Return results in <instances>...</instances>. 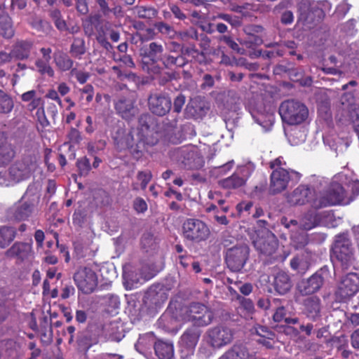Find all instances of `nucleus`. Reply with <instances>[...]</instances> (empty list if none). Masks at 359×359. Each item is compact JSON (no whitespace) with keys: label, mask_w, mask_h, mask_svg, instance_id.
<instances>
[{"label":"nucleus","mask_w":359,"mask_h":359,"mask_svg":"<svg viewBox=\"0 0 359 359\" xmlns=\"http://www.w3.org/2000/svg\"><path fill=\"white\" fill-rule=\"evenodd\" d=\"M156 123L152 116L149 114H143L140 116L135 137L133 135V139L136 145L130 146L131 152L142 153L146 145L152 146L158 142L160 135L156 130Z\"/></svg>","instance_id":"f257e3e1"},{"label":"nucleus","mask_w":359,"mask_h":359,"mask_svg":"<svg viewBox=\"0 0 359 359\" xmlns=\"http://www.w3.org/2000/svg\"><path fill=\"white\" fill-rule=\"evenodd\" d=\"M344 175H339L333 179L328 190L320 193L311 201V206L315 209H320L338 204L346 205L350 203L347 191L341 182H344Z\"/></svg>","instance_id":"f03ea898"},{"label":"nucleus","mask_w":359,"mask_h":359,"mask_svg":"<svg viewBox=\"0 0 359 359\" xmlns=\"http://www.w3.org/2000/svg\"><path fill=\"white\" fill-rule=\"evenodd\" d=\"M285 166L286 162L281 156L270 162L272 172L270 175L269 191L273 194L285 191L292 175H297V172L286 169Z\"/></svg>","instance_id":"7ed1b4c3"},{"label":"nucleus","mask_w":359,"mask_h":359,"mask_svg":"<svg viewBox=\"0 0 359 359\" xmlns=\"http://www.w3.org/2000/svg\"><path fill=\"white\" fill-rule=\"evenodd\" d=\"M283 121L288 125H298L308 118L307 107L302 102L293 100L283 102L279 108Z\"/></svg>","instance_id":"20e7f679"},{"label":"nucleus","mask_w":359,"mask_h":359,"mask_svg":"<svg viewBox=\"0 0 359 359\" xmlns=\"http://www.w3.org/2000/svg\"><path fill=\"white\" fill-rule=\"evenodd\" d=\"M39 198L37 191L29 187L21 200L16 203L10 211L16 219L25 220L34 213Z\"/></svg>","instance_id":"39448f33"},{"label":"nucleus","mask_w":359,"mask_h":359,"mask_svg":"<svg viewBox=\"0 0 359 359\" xmlns=\"http://www.w3.org/2000/svg\"><path fill=\"white\" fill-rule=\"evenodd\" d=\"M257 225L262 229L256 231V238H252L255 247L261 253L266 255H272L276 252L278 247V242L275 236L267 229L264 228L266 222L265 220H258Z\"/></svg>","instance_id":"423d86ee"},{"label":"nucleus","mask_w":359,"mask_h":359,"mask_svg":"<svg viewBox=\"0 0 359 359\" xmlns=\"http://www.w3.org/2000/svg\"><path fill=\"white\" fill-rule=\"evenodd\" d=\"M332 252L344 269H348L353 264L354 261L353 248L346 236H337L332 248Z\"/></svg>","instance_id":"0eeeda50"},{"label":"nucleus","mask_w":359,"mask_h":359,"mask_svg":"<svg viewBox=\"0 0 359 359\" xmlns=\"http://www.w3.org/2000/svg\"><path fill=\"white\" fill-rule=\"evenodd\" d=\"M184 237L191 241L201 242L208 238L210 231L207 224L197 219H188L182 225Z\"/></svg>","instance_id":"6e6552de"},{"label":"nucleus","mask_w":359,"mask_h":359,"mask_svg":"<svg viewBox=\"0 0 359 359\" xmlns=\"http://www.w3.org/2000/svg\"><path fill=\"white\" fill-rule=\"evenodd\" d=\"M255 165L248 162L238 165L234 172L229 177L219 181V184L224 189H238L245 185L247 180L255 170Z\"/></svg>","instance_id":"1a4fd4ad"},{"label":"nucleus","mask_w":359,"mask_h":359,"mask_svg":"<svg viewBox=\"0 0 359 359\" xmlns=\"http://www.w3.org/2000/svg\"><path fill=\"white\" fill-rule=\"evenodd\" d=\"M213 318V313L206 306L200 303L191 304L185 311L184 319L192 322L197 326L209 325Z\"/></svg>","instance_id":"9d476101"},{"label":"nucleus","mask_w":359,"mask_h":359,"mask_svg":"<svg viewBox=\"0 0 359 359\" xmlns=\"http://www.w3.org/2000/svg\"><path fill=\"white\" fill-rule=\"evenodd\" d=\"M163 46L156 42H151L148 48L142 50L143 69L149 73L158 74L160 67L156 63L163 60Z\"/></svg>","instance_id":"9b49d317"},{"label":"nucleus","mask_w":359,"mask_h":359,"mask_svg":"<svg viewBox=\"0 0 359 359\" xmlns=\"http://www.w3.org/2000/svg\"><path fill=\"white\" fill-rule=\"evenodd\" d=\"M201 334V330L194 326L187 329L182 334L179 341L180 352L182 359H188L194 355Z\"/></svg>","instance_id":"f8f14e48"},{"label":"nucleus","mask_w":359,"mask_h":359,"mask_svg":"<svg viewBox=\"0 0 359 359\" xmlns=\"http://www.w3.org/2000/svg\"><path fill=\"white\" fill-rule=\"evenodd\" d=\"M74 280L79 290L84 293H90L97 285V276L90 267L79 268L74 275Z\"/></svg>","instance_id":"ddd939ff"},{"label":"nucleus","mask_w":359,"mask_h":359,"mask_svg":"<svg viewBox=\"0 0 359 359\" xmlns=\"http://www.w3.org/2000/svg\"><path fill=\"white\" fill-rule=\"evenodd\" d=\"M233 331L228 327L219 325L209 329L205 335L207 343L212 348L224 346L233 339Z\"/></svg>","instance_id":"4468645a"},{"label":"nucleus","mask_w":359,"mask_h":359,"mask_svg":"<svg viewBox=\"0 0 359 359\" xmlns=\"http://www.w3.org/2000/svg\"><path fill=\"white\" fill-rule=\"evenodd\" d=\"M36 164L32 158H25L12 164L8 169L9 179L12 183L27 179L35 169Z\"/></svg>","instance_id":"2eb2a0df"},{"label":"nucleus","mask_w":359,"mask_h":359,"mask_svg":"<svg viewBox=\"0 0 359 359\" xmlns=\"http://www.w3.org/2000/svg\"><path fill=\"white\" fill-rule=\"evenodd\" d=\"M249 255V248L245 245L234 246L227 250L226 262L233 271H240L245 265Z\"/></svg>","instance_id":"dca6fc26"},{"label":"nucleus","mask_w":359,"mask_h":359,"mask_svg":"<svg viewBox=\"0 0 359 359\" xmlns=\"http://www.w3.org/2000/svg\"><path fill=\"white\" fill-rule=\"evenodd\" d=\"M359 291V276L351 273L344 277L339 283L338 293L342 298L354 295Z\"/></svg>","instance_id":"f3484780"},{"label":"nucleus","mask_w":359,"mask_h":359,"mask_svg":"<svg viewBox=\"0 0 359 359\" xmlns=\"http://www.w3.org/2000/svg\"><path fill=\"white\" fill-rule=\"evenodd\" d=\"M150 111L158 116H164L171 108V100L163 94H153L149 98Z\"/></svg>","instance_id":"a211bd4d"},{"label":"nucleus","mask_w":359,"mask_h":359,"mask_svg":"<svg viewBox=\"0 0 359 359\" xmlns=\"http://www.w3.org/2000/svg\"><path fill=\"white\" fill-rule=\"evenodd\" d=\"M332 215L330 212L317 213L316 211H308L300 219V227L304 230H310L321 224H325L324 218H331Z\"/></svg>","instance_id":"6ab92c4d"},{"label":"nucleus","mask_w":359,"mask_h":359,"mask_svg":"<svg viewBox=\"0 0 359 359\" xmlns=\"http://www.w3.org/2000/svg\"><path fill=\"white\" fill-rule=\"evenodd\" d=\"M313 190L307 185L300 184L287 196V201L291 205H303L311 201Z\"/></svg>","instance_id":"aec40b11"},{"label":"nucleus","mask_w":359,"mask_h":359,"mask_svg":"<svg viewBox=\"0 0 359 359\" xmlns=\"http://www.w3.org/2000/svg\"><path fill=\"white\" fill-rule=\"evenodd\" d=\"M325 277L322 271H318L307 280H304L298 284V290L303 295L313 294L317 292L323 285Z\"/></svg>","instance_id":"412c9836"},{"label":"nucleus","mask_w":359,"mask_h":359,"mask_svg":"<svg viewBox=\"0 0 359 359\" xmlns=\"http://www.w3.org/2000/svg\"><path fill=\"white\" fill-rule=\"evenodd\" d=\"M6 255L20 261L28 259L33 255L32 245L28 243L16 242L6 252Z\"/></svg>","instance_id":"4be33fe9"},{"label":"nucleus","mask_w":359,"mask_h":359,"mask_svg":"<svg viewBox=\"0 0 359 359\" xmlns=\"http://www.w3.org/2000/svg\"><path fill=\"white\" fill-rule=\"evenodd\" d=\"M40 52L42 56L35 62L36 69L42 75L46 74L50 77H53L54 76V70L50 65L52 50L50 48H41Z\"/></svg>","instance_id":"5701e85b"},{"label":"nucleus","mask_w":359,"mask_h":359,"mask_svg":"<svg viewBox=\"0 0 359 359\" xmlns=\"http://www.w3.org/2000/svg\"><path fill=\"white\" fill-rule=\"evenodd\" d=\"M180 153L183 156L182 163L188 168L198 169L203 165V157L196 149H184L180 150Z\"/></svg>","instance_id":"b1692460"},{"label":"nucleus","mask_w":359,"mask_h":359,"mask_svg":"<svg viewBox=\"0 0 359 359\" xmlns=\"http://www.w3.org/2000/svg\"><path fill=\"white\" fill-rule=\"evenodd\" d=\"M273 285L278 294H285L291 289L292 281L287 273L278 271L273 276Z\"/></svg>","instance_id":"393cba45"},{"label":"nucleus","mask_w":359,"mask_h":359,"mask_svg":"<svg viewBox=\"0 0 359 359\" xmlns=\"http://www.w3.org/2000/svg\"><path fill=\"white\" fill-rule=\"evenodd\" d=\"M248 108L255 121L262 126L265 130L270 129L273 125L274 116L273 113L270 111H259L250 106H248Z\"/></svg>","instance_id":"a878e982"},{"label":"nucleus","mask_w":359,"mask_h":359,"mask_svg":"<svg viewBox=\"0 0 359 359\" xmlns=\"http://www.w3.org/2000/svg\"><path fill=\"white\" fill-rule=\"evenodd\" d=\"M134 102L130 98H121L115 104V108L121 116L126 119H129L135 116L136 109L133 106Z\"/></svg>","instance_id":"bb28decb"},{"label":"nucleus","mask_w":359,"mask_h":359,"mask_svg":"<svg viewBox=\"0 0 359 359\" xmlns=\"http://www.w3.org/2000/svg\"><path fill=\"white\" fill-rule=\"evenodd\" d=\"M154 350L159 359H171L174 355L173 344L168 341H156L154 344Z\"/></svg>","instance_id":"cd10ccee"},{"label":"nucleus","mask_w":359,"mask_h":359,"mask_svg":"<svg viewBox=\"0 0 359 359\" xmlns=\"http://www.w3.org/2000/svg\"><path fill=\"white\" fill-rule=\"evenodd\" d=\"M33 43L29 41H21L15 45L12 55L18 60H25L29 57Z\"/></svg>","instance_id":"c85d7f7f"},{"label":"nucleus","mask_w":359,"mask_h":359,"mask_svg":"<svg viewBox=\"0 0 359 359\" xmlns=\"http://www.w3.org/2000/svg\"><path fill=\"white\" fill-rule=\"evenodd\" d=\"M250 354L245 346L234 345L224 353L219 359H249Z\"/></svg>","instance_id":"c756f323"},{"label":"nucleus","mask_w":359,"mask_h":359,"mask_svg":"<svg viewBox=\"0 0 359 359\" xmlns=\"http://www.w3.org/2000/svg\"><path fill=\"white\" fill-rule=\"evenodd\" d=\"M304 307L306 315L309 318L314 319L320 311V299L316 296H312L304 300Z\"/></svg>","instance_id":"7c9ffc66"},{"label":"nucleus","mask_w":359,"mask_h":359,"mask_svg":"<svg viewBox=\"0 0 359 359\" xmlns=\"http://www.w3.org/2000/svg\"><path fill=\"white\" fill-rule=\"evenodd\" d=\"M353 97L351 93H346L341 97V104L343 105V108L341 109V116L337 114L339 116V121L341 122H350L349 116L350 111H351V106H355L353 104Z\"/></svg>","instance_id":"2f4dec72"},{"label":"nucleus","mask_w":359,"mask_h":359,"mask_svg":"<svg viewBox=\"0 0 359 359\" xmlns=\"http://www.w3.org/2000/svg\"><path fill=\"white\" fill-rule=\"evenodd\" d=\"M16 231L13 227L0 226V248H6L15 239Z\"/></svg>","instance_id":"473e14b6"},{"label":"nucleus","mask_w":359,"mask_h":359,"mask_svg":"<svg viewBox=\"0 0 359 359\" xmlns=\"http://www.w3.org/2000/svg\"><path fill=\"white\" fill-rule=\"evenodd\" d=\"M15 156V151L11 144L4 137V142L0 146V165L8 163Z\"/></svg>","instance_id":"72a5a7b5"},{"label":"nucleus","mask_w":359,"mask_h":359,"mask_svg":"<svg viewBox=\"0 0 359 359\" xmlns=\"http://www.w3.org/2000/svg\"><path fill=\"white\" fill-rule=\"evenodd\" d=\"M330 10V5L327 1L313 4L311 6V11L309 13L308 17L312 18L316 17L318 20L323 19L326 11Z\"/></svg>","instance_id":"f704fd0d"},{"label":"nucleus","mask_w":359,"mask_h":359,"mask_svg":"<svg viewBox=\"0 0 359 359\" xmlns=\"http://www.w3.org/2000/svg\"><path fill=\"white\" fill-rule=\"evenodd\" d=\"M154 276V273H142L140 276H137L135 272H127L124 271L123 272V278L127 281L128 284H130L131 286H134L137 283H142L145 280L151 279Z\"/></svg>","instance_id":"c9c22d12"},{"label":"nucleus","mask_w":359,"mask_h":359,"mask_svg":"<svg viewBox=\"0 0 359 359\" xmlns=\"http://www.w3.org/2000/svg\"><path fill=\"white\" fill-rule=\"evenodd\" d=\"M290 266L293 270L304 274L309 269L310 263L306 256H298L290 262Z\"/></svg>","instance_id":"e433bc0d"},{"label":"nucleus","mask_w":359,"mask_h":359,"mask_svg":"<svg viewBox=\"0 0 359 359\" xmlns=\"http://www.w3.org/2000/svg\"><path fill=\"white\" fill-rule=\"evenodd\" d=\"M255 311L254 304L252 300L247 298H241L240 299V306L238 312L241 316L245 318H252V313Z\"/></svg>","instance_id":"4c0bfd02"},{"label":"nucleus","mask_w":359,"mask_h":359,"mask_svg":"<svg viewBox=\"0 0 359 359\" xmlns=\"http://www.w3.org/2000/svg\"><path fill=\"white\" fill-rule=\"evenodd\" d=\"M100 17L99 15H90L83 22L85 34L89 36H92L95 30L97 29L100 24Z\"/></svg>","instance_id":"58836bf2"},{"label":"nucleus","mask_w":359,"mask_h":359,"mask_svg":"<svg viewBox=\"0 0 359 359\" xmlns=\"http://www.w3.org/2000/svg\"><path fill=\"white\" fill-rule=\"evenodd\" d=\"M86 48L85 46V41L81 38H75L70 48V53L72 57L81 59L82 55L85 54Z\"/></svg>","instance_id":"ea45409f"},{"label":"nucleus","mask_w":359,"mask_h":359,"mask_svg":"<svg viewBox=\"0 0 359 359\" xmlns=\"http://www.w3.org/2000/svg\"><path fill=\"white\" fill-rule=\"evenodd\" d=\"M54 61L56 66L63 72L70 69L73 66V61L67 55L62 53H55Z\"/></svg>","instance_id":"a19ab883"},{"label":"nucleus","mask_w":359,"mask_h":359,"mask_svg":"<svg viewBox=\"0 0 359 359\" xmlns=\"http://www.w3.org/2000/svg\"><path fill=\"white\" fill-rule=\"evenodd\" d=\"M14 107V102L10 95L0 90V113L8 114Z\"/></svg>","instance_id":"79ce46f5"},{"label":"nucleus","mask_w":359,"mask_h":359,"mask_svg":"<svg viewBox=\"0 0 359 359\" xmlns=\"http://www.w3.org/2000/svg\"><path fill=\"white\" fill-rule=\"evenodd\" d=\"M0 25L1 27V34L4 37L10 39L13 36L14 31L11 25V19L7 15L3 14L0 16Z\"/></svg>","instance_id":"37998d69"},{"label":"nucleus","mask_w":359,"mask_h":359,"mask_svg":"<svg viewBox=\"0 0 359 359\" xmlns=\"http://www.w3.org/2000/svg\"><path fill=\"white\" fill-rule=\"evenodd\" d=\"M135 13L140 18L152 19L154 18L158 12L152 7L139 6L134 8Z\"/></svg>","instance_id":"c03bdc74"},{"label":"nucleus","mask_w":359,"mask_h":359,"mask_svg":"<svg viewBox=\"0 0 359 359\" xmlns=\"http://www.w3.org/2000/svg\"><path fill=\"white\" fill-rule=\"evenodd\" d=\"M141 245L146 251H149L150 249H152L156 245L153 235L151 233L144 234L141 239Z\"/></svg>","instance_id":"a18cd8bd"},{"label":"nucleus","mask_w":359,"mask_h":359,"mask_svg":"<svg viewBox=\"0 0 359 359\" xmlns=\"http://www.w3.org/2000/svg\"><path fill=\"white\" fill-rule=\"evenodd\" d=\"M253 205L252 202H241L236 205V210L240 216H248Z\"/></svg>","instance_id":"49530a36"},{"label":"nucleus","mask_w":359,"mask_h":359,"mask_svg":"<svg viewBox=\"0 0 359 359\" xmlns=\"http://www.w3.org/2000/svg\"><path fill=\"white\" fill-rule=\"evenodd\" d=\"M259 330H257L256 332H257V334L262 336L263 338H261V339H258L257 341H259V343L263 344L266 347L271 348L272 344H271V341L266 337V334H268L269 332L264 327H259Z\"/></svg>","instance_id":"de8ad7c7"},{"label":"nucleus","mask_w":359,"mask_h":359,"mask_svg":"<svg viewBox=\"0 0 359 359\" xmlns=\"http://www.w3.org/2000/svg\"><path fill=\"white\" fill-rule=\"evenodd\" d=\"M137 178L140 182L141 189H144L151 179V174L150 172H139Z\"/></svg>","instance_id":"09e8293b"},{"label":"nucleus","mask_w":359,"mask_h":359,"mask_svg":"<svg viewBox=\"0 0 359 359\" xmlns=\"http://www.w3.org/2000/svg\"><path fill=\"white\" fill-rule=\"evenodd\" d=\"M262 43V39L261 37L252 33H249L248 39L244 41V44H245V46L248 48H252L254 46H259Z\"/></svg>","instance_id":"8fccbe9b"},{"label":"nucleus","mask_w":359,"mask_h":359,"mask_svg":"<svg viewBox=\"0 0 359 359\" xmlns=\"http://www.w3.org/2000/svg\"><path fill=\"white\" fill-rule=\"evenodd\" d=\"M97 2L100 6L102 12L105 15L111 13V10L110 6L114 5V0H97Z\"/></svg>","instance_id":"3c124183"},{"label":"nucleus","mask_w":359,"mask_h":359,"mask_svg":"<svg viewBox=\"0 0 359 359\" xmlns=\"http://www.w3.org/2000/svg\"><path fill=\"white\" fill-rule=\"evenodd\" d=\"M163 62L166 67L172 65H176L178 66H182L184 65L182 57H175L172 55L167 56L166 58L163 60Z\"/></svg>","instance_id":"603ef678"},{"label":"nucleus","mask_w":359,"mask_h":359,"mask_svg":"<svg viewBox=\"0 0 359 359\" xmlns=\"http://www.w3.org/2000/svg\"><path fill=\"white\" fill-rule=\"evenodd\" d=\"M308 243L307 237L304 234L292 236V244L296 248H302Z\"/></svg>","instance_id":"864d4df0"},{"label":"nucleus","mask_w":359,"mask_h":359,"mask_svg":"<svg viewBox=\"0 0 359 359\" xmlns=\"http://www.w3.org/2000/svg\"><path fill=\"white\" fill-rule=\"evenodd\" d=\"M32 27L37 31L45 32L50 28L49 24L46 21L41 20V19H35L32 22Z\"/></svg>","instance_id":"5fc2aeb1"},{"label":"nucleus","mask_w":359,"mask_h":359,"mask_svg":"<svg viewBox=\"0 0 359 359\" xmlns=\"http://www.w3.org/2000/svg\"><path fill=\"white\" fill-rule=\"evenodd\" d=\"M77 167L81 174H86L90 170V161L88 158H83L77 161Z\"/></svg>","instance_id":"6e6d98bb"},{"label":"nucleus","mask_w":359,"mask_h":359,"mask_svg":"<svg viewBox=\"0 0 359 359\" xmlns=\"http://www.w3.org/2000/svg\"><path fill=\"white\" fill-rule=\"evenodd\" d=\"M36 116L37 117L38 121L43 127H46L49 125V121L45 115L44 109L43 107H40L37 109Z\"/></svg>","instance_id":"4d7b16f0"},{"label":"nucleus","mask_w":359,"mask_h":359,"mask_svg":"<svg viewBox=\"0 0 359 359\" xmlns=\"http://www.w3.org/2000/svg\"><path fill=\"white\" fill-rule=\"evenodd\" d=\"M133 206L135 210L138 212H144L147 209L146 202L141 198H137L134 201Z\"/></svg>","instance_id":"13d9d810"},{"label":"nucleus","mask_w":359,"mask_h":359,"mask_svg":"<svg viewBox=\"0 0 359 359\" xmlns=\"http://www.w3.org/2000/svg\"><path fill=\"white\" fill-rule=\"evenodd\" d=\"M185 102V97L184 96L180 95H178L174 101V110L175 111L179 113L181 111L182 108Z\"/></svg>","instance_id":"bf43d9fd"},{"label":"nucleus","mask_w":359,"mask_h":359,"mask_svg":"<svg viewBox=\"0 0 359 359\" xmlns=\"http://www.w3.org/2000/svg\"><path fill=\"white\" fill-rule=\"evenodd\" d=\"M285 311L283 307H279L273 314V320L276 322L284 321L285 318Z\"/></svg>","instance_id":"052dcab7"},{"label":"nucleus","mask_w":359,"mask_h":359,"mask_svg":"<svg viewBox=\"0 0 359 359\" xmlns=\"http://www.w3.org/2000/svg\"><path fill=\"white\" fill-rule=\"evenodd\" d=\"M87 126L86 127V132L88 134L93 133L97 128L96 123L93 122L91 116H88L86 118Z\"/></svg>","instance_id":"680f3d73"},{"label":"nucleus","mask_w":359,"mask_h":359,"mask_svg":"<svg viewBox=\"0 0 359 359\" xmlns=\"http://www.w3.org/2000/svg\"><path fill=\"white\" fill-rule=\"evenodd\" d=\"M351 344L353 348L359 349V328L356 329L351 335Z\"/></svg>","instance_id":"e2e57ef3"},{"label":"nucleus","mask_w":359,"mask_h":359,"mask_svg":"<svg viewBox=\"0 0 359 359\" xmlns=\"http://www.w3.org/2000/svg\"><path fill=\"white\" fill-rule=\"evenodd\" d=\"M118 328L116 323H110L108 325H105L104 330L105 332H109L108 336L110 339H115V332L116 331V329Z\"/></svg>","instance_id":"0e129e2a"},{"label":"nucleus","mask_w":359,"mask_h":359,"mask_svg":"<svg viewBox=\"0 0 359 359\" xmlns=\"http://www.w3.org/2000/svg\"><path fill=\"white\" fill-rule=\"evenodd\" d=\"M11 183V180L9 179L8 172H6L3 170H0V185L8 186Z\"/></svg>","instance_id":"69168bd1"},{"label":"nucleus","mask_w":359,"mask_h":359,"mask_svg":"<svg viewBox=\"0 0 359 359\" xmlns=\"http://www.w3.org/2000/svg\"><path fill=\"white\" fill-rule=\"evenodd\" d=\"M213 217L214 219L219 224L227 225L229 224V220L226 217L224 214L220 215L218 210L214 213Z\"/></svg>","instance_id":"338daca9"},{"label":"nucleus","mask_w":359,"mask_h":359,"mask_svg":"<svg viewBox=\"0 0 359 359\" xmlns=\"http://www.w3.org/2000/svg\"><path fill=\"white\" fill-rule=\"evenodd\" d=\"M75 289L72 285H66L62 291L61 297L64 299L69 298L74 294Z\"/></svg>","instance_id":"774afa93"}]
</instances>
